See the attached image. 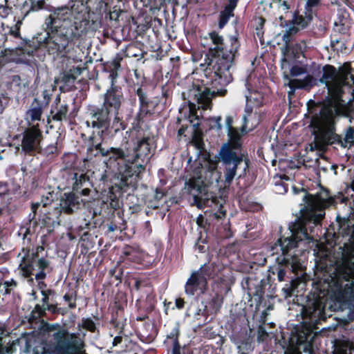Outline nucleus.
<instances>
[{
	"label": "nucleus",
	"instance_id": "obj_19",
	"mask_svg": "<svg viewBox=\"0 0 354 354\" xmlns=\"http://www.w3.org/2000/svg\"><path fill=\"white\" fill-rule=\"evenodd\" d=\"M337 138L331 141V144L337 142L344 148L351 149L354 145V128L349 127L345 131L344 137L335 133Z\"/></svg>",
	"mask_w": 354,
	"mask_h": 354
},
{
	"label": "nucleus",
	"instance_id": "obj_5",
	"mask_svg": "<svg viewBox=\"0 0 354 354\" xmlns=\"http://www.w3.org/2000/svg\"><path fill=\"white\" fill-rule=\"evenodd\" d=\"M209 39L214 46L209 47L212 58L208 65L212 68L215 80L221 85H227L232 81V65L239 48L237 36H230L224 43L222 36L212 32L209 33Z\"/></svg>",
	"mask_w": 354,
	"mask_h": 354
},
{
	"label": "nucleus",
	"instance_id": "obj_16",
	"mask_svg": "<svg viewBox=\"0 0 354 354\" xmlns=\"http://www.w3.org/2000/svg\"><path fill=\"white\" fill-rule=\"evenodd\" d=\"M122 104V95L114 88L108 89L104 95L101 107L112 114L119 112Z\"/></svg>",
	"mask_w": 354,
	"mask_h": 354
},
{
	"label": "nucleus",
	"instance_id": "obj_40",
	"mask_svg": "<svg viewBox=\"0 0 354 354\" xmlns=\"http://www.w3.org/2000/svg\"><path fill=\"white\" fill-rule=\"evenodd\" d=\"M306 47V43L302 41L300 44H296L295 49L292 50V52L296 55L301 54L304 52Z\"/></svg>",
	"mask_w": 354,
	"mask_h": 354
},
{
	"label": "nucleus",
	"instance_id": "obj_59",
	"mask_svg": "<svg viewBox=\"0 0 354 354\" xmlns=\"http://www.w3.org/2000/svg\"><path fill=\"white\" fill-rule=\"evenodd\" d=\"M278 1H279V2L280 3L281 0H278Z\"/></svg>",
	"mask_w": 354,
	"mask_h": 354
},
{
	"label": "nucleus",
	"instance_id": "obj_32",
	"mask_svg": "<svg viewBox=\"0 0 354 354\" xmlns=\"http://www.w3.org/2000/svg\"><path fill=\"white\" fill-rule=\"evenodd\" d=\"M41 293L44 296L42 298L43 305L42 306L37 305L35 307V310H37L39 316L43 314L44 311L48 308L47 303L48 300V297L45 294L44 291H41Z\"/></svg>",
	"mask_w": 354,
	"mask_h": 354
},
{
	"label": "nucleus",
	"instance_id": "obj_47",
	"mask_svg": "<svg viewBox=\"0 0 354 354\" xmlns=\"http://www.w3.org/2000/svg\"><path fill=\"white\" fill-rule=\"evenodd\" d=\"M172 354H180V346L177 342H176L174 344V348L172 350Z\"/></svg>",
	"mask_w": 354,
	"mask_h": 354
},
{
	"label": "nucleus",
	"instance_id": "obj_7",
	"mask_svg": "<svg viewBox=\"0 0 354 354\" xmlns=\"http://www.w3.org/2000/svg\"><path fill=\"white\" fill-rule=\"evenodd\" d=\"M339 273V279L344 281L338 285L337 299L354 312V245L343 255Z\"/></svg>",
	"mask_w": 354,
	"mask_h": 354
},
{
	"label": "nucleus",
	"instance_id": "obj_9",
	"mask_svg": "<svg viewBox=\"0 0 354 354\" xmlns=\"http://www.w3.org/2000/svg\"><path fill=\"white\" fill-rule=\"evenodd\" d=\"M233 148L227 144H225L220 151L221 160L225 165V183L230 185L234 178H240L243 176L248 167L246 159L238 157Z\"/></svg>",
	"mask_w": 354,
	"mask_h": 354
},
{
	"label": "nucleus",
	"instance_id": "obj_23",
	"mask_svg": "<svg viewBox=\"0 0 354 354\" xmlns=\"http://www.w3.org/2000/svg\"><path fill=\"white\" fill-rule=\"evenodd\" d=\"M312 346L308 338L303 339L301 335H299L296 340V346L292 354H312Z\"/></svg>",
	"mask_w": 354,
	"mask_h": 354
},
{
	"label": "nucleus",
	"instance_id": "obj_31",
	"mask_svg": "<svg viewBox=\"0 0 354 354\" xmlns=\"http://www.w3.org/2000/svg\"><path fill=\"white\" fill-rule=\"evenodd\" d=\"M337 15H338L337 19L334 21L335 26H337L345 25L346 22L347 21V19H348V15H347V13L346 12V11L340 9L338 11Z\"/></svg>",
	"mask_w": 354,
	"mask_h": 354
},
{
	"label": "nucleus",
	"instance_id": "obj_41",
	"mask_svg": "<svg viewBox=\"0 0 354 354\" xmlns=\"http://www.w3.org/2000/svg\"><path fill=\"white\" fill-rule=\"evenodd\" d=\"M214 216L217 218H222L225 216V210L223 209L221 205L217 211L214 213Z\"/></svg>",
	"mask_w": 354,
	"mask_h": 354
},
{
	"label": "nucleus",
	"instance_id": "obj_15",
	"mask_svg": "<svg viewBox=\"0 0 354 354\" xmlns=\"http://www.w3.org/2000/svg\"><path fill=\"white\" fill-rule=\"evenodd\" d=\"M41 132L37 126H32L24 133L21 147L25 151H36L40 147Z\"/></svg>",
	"mask_w": 354,
	"mask_h": 354
},
{
	"label": "nucleus",
	"instance_id": "obj_33",
	"mask_svg": "<svg viewBox=\"0 0 354 354\" xmlns=\"http://www.w3.org/2000/svg\"><path fill=\"white\" fill-rule=\"evenodd\" d=\"M17 286V283L14 279L6 281L3 283V288L4 289V294L10 293L12 290L15 288Z\"/></svg>",
	"mask_w": 354,
	"mask_h": 354
},
{
	"label": "nucleus",
	"instance_id": "obj_36",
	"mask_svg": "<svg viewBox=\"0 0 354 354\" xmlns=\"http://www.w3.org/2000/svg\"><path fill=\"white\" fill-rule=\"evenodd\" d=\"M21 25V21H18L15 26H12L8 30V33L14 37H17L19 35V28Z\"/></svg>",
	"mask_w": 354,
	"mask_h": 354
},
{
	"label": "nucleus",
	"instance_id": "obj_54",
	"mask_svg": "<svg viewBox=\"0 0 354 354\" xmlns=\"http://www.w3.org/2000/svg\"><path fill=\"white\" fill-rule=\"evenodd\" d=\"M225 92H226L225 90H224V91L221 90L220 91H217L216 93H218L219 95H224L225 93Z\"/></svg>",
	"mask_w": 354,
	"mask_h": 354
},
{
	"label": "nucleus",
	"instance_id": "obj_2",
	"mask_svg": "<svg viewBox=\"0 0 354 354\" xmlns=\"http://www.w3.org/2000/svg\"><path fill=\"white\" fill-rule=\"evenodd\" d=\"M303 200L305 205L300 209L301 217L290 227L291 236L278 240V243L283 255V261L291 265L292 270L296 272L301 268L298 259L302 250H297L301 245L310 243L313 238L308 235L306 228L307 223L319 224L324 216V209L333 204L334 198L323 190L315 195L304 193Z\"/></svg>",
	"mask_w": 354,
	"mask_h": 354
},
{
	"label": "nucleus",
	"instance_id": "obj_6",
	"mask_svg": "<svg viewBox=\"0 0 354 354\" xmlns=\"http://www.w3.org/2000/svg\"><path fill=\"white\" fill-rule=\"evenodd\" d=\"M338 104L337 101H333L330 108L324 104L319 107L318 112L316 109L312 115L310 127L313 129L314 141L309 145L310 151H323L337 138L335 136V124L339 119V115L345 113L344 107Z\"/></svg>",
	"mask_w": 354,
	"mask_h": 354
},
{
	"label": "nucleus",
	"instance_id": "obj_56",
	"mask_svg": "<svg viewBox=\"0 0 354 354\" xmlns=\"http://www.w3.org/2000/svg\"><path fill=\"white\" fill-rule=\"evenodd\" d=\"M220 307H221V304H219L218 305V306L216 308V309H215L214 312L216 313V312L219 309V308H220Z\"/></svg>",
	"mask_w": 354,
	"mask_h": 354
},
{
	"label": "nucleus",
	"instance_id": "obj_25",
	"mask_svg": "<svg viewBox=\"0 0 354 354\" xmlns=\"http://www.w3.org/2000/svg\"><path fill=\"white\" fill-rule=\"evenodd\" d=\"M42 111L40 106H32L26 113V120L30 122L39 121L41 119Z\"/></svg>",
	"mask_w": 354,
	"mask_h": 354
},
{
	"label": "nucleus",
	"instance_id": "obj_1",
	"mask_svg": "<svg viewBox=\"0 0 354 354\" xmlns=\"http://www.w3.org/2000/svg\"><path fill=\"white\" fill-rule=\"evenodd\" d=\"M48 31L44 47L50 54L62 55L75 39L85 35L91 28L85 8L82 3L71 7L62 6L52 11L46 20Z\"/></svg>",
	"mask_w": 354,
	"mask_h": 354
},
{
	"label": "nucleus",
	"instance_id": "obj_44",
	"mask_svg": "<svg viewBox=\"0 0 354 354\" xmlns=\"http://www.w3.org/2000/svg\"><path fill=\"white\" fill-rule=\"evenodd\" d=\"M9 12L10 10L8 8L4 6L0 7V16L5 17L6 15H8Z\"/></svg>",
	"mask_w": 354,
	"mask_h": 354
},
{
	"label": "nucleus",
	"instance_id": "obj_55",
	"mask_svg": "<svg viewBox=\"0 0 354 354\" xmlns=\"http://www.w3.org/2000/svg\"><path fill=\"white\" fill-rule=\"evenodd\" d=\"M0 292H3L4 294V289L3 288V285H0Z\"/></svg>",
	"mask_w": 354,
	"mask_h": 354
},
{
	"label": "nucleus",
	"instance_id": "obj_3",
	"mask_svg": "<svg viewBox=\"0 0 354 354\" xmlns=\"http://www.w3.org/2000/svg\"><path fill=\"white\" fill-rule=\"evenodd\" d=\"M196 147V158L187 160V171L192 177L185 180V189L194 197L193 203L203 208L209 203L208 193H215L222 188L220 185L221 174L218 170V161L211 158L209 154L203 150V142L200 138L194 140Z\"/></svg>",
	"mask_w": 354,
	"mask_h": 354
},
{
	"label": "nucleus",
	"instance_id": "obj_49",
	"mask_svg": "<svg viewBox=\"0 0 354 354\" xmlns=\"http://www.w3.org/2000/svg\"><path fill=\"white\" fill-rule=\"evenodd\" d=\"M286 274V272L283 270L281 269L278 271L277 273V277L280 281H282L283 280V277Z\"/></svg>",
	"mask_w": 354,
	"mask_h": 354
},
{
	"label": "nucleus",
	"instance_id": "obj_51",
	"mask_svg": "<svg viewBox=\"0 0 354 354\" xmlns=\"http://www.w3.org/2000/svg\"><path fill=\"white\" fill-rule=\"evenodd\" d=\"M109 77L111 80V87H113V81L117 77V73L115 72H113V71L111 72V74L109 75Z\"/></svg>",
	"mask_w": 354,
	"mask_h": 354
},
{
	"label": "nucleus",
	"instance_id": "obj_12",
	"mask_svg": "<svg viewBox=\"0 0 354 354\" xmlns=\"http://www.w3.org/2000/svg\"><path fill=\"white\" fill-rule=\"evenodd\" d=\"M111 115L112 113L101 106L95 108L90 113V120L86 122L87 125L95 129L97 133L102 136L110 128Z\"/></svg>",
	"mask_w": 354,
	"mask_h": 354
},
{
	"label": "nucleus",
	"instance_id": "obj_13",
	"mask_svg": "<svg viewBox=\"0 0 354 354\" xmlns=\"http://www.w3.org/2000/svg\"><path fill=\"white\" fill-rule=\"evenodd\" d=\"M310 21V17H304L302 15H296L291 21L286 25L285 33H279L277 37L281 36L284 41L285 50L288 53L290 50L289 44L290 37L295 35L299 30L306 28Z\"/></svg>",
	"mask_w": 354,
	"mask_h": 354
},
{
	"label": "nucleus",
	"instance_id": "obj_35",
	"mask_svg": "<svg viewBox=\"0 0 354 354\" xmlns=\"http://www.w3.org/2000/svg\"><path fill=\"white\" fill-rule=\"evenodd\" d=\"M82 324L83 328L90 330V331H94L95 328V325L93 321L91 319L86 318L83 319L82 322Z\"/></svg>",
	"mask_w": 354,
	"mask_h": 354
},
{
	"label": "nucleus",
	"instance_id": "obj_42",
	"mask_svg": "<svg viewBox=\"0 0 354 354\" xmlns=\"http://www.w3.org/2000/svg\"><path fill=\"white\" fill-rule=\"evenodd\" d=\"M213 120L215 123V127L218 131L221 130L222 129V124H221V116H216L213 118Z\"/></svg>",
	"mask_w": 354,
	"mask_h": 354
},
{
	"label": "nucleus",
	"instance_id": "obj_22",
	"mask_svg": "<svg viewBox=\"0 0 354 354\" xmlns=\"http://www.w3.org/2000/svg\"><path fill=\"white\" fill-rule=\"evenodd\" d=\"M238 0H228V3L225 6V9L221 12L220 15V21L218 26L220 28H222L229 19L233 17V10L236 6Z\"/></svg>",
	"mask_w": 354,
	"mask_h": 354
},
{
	"label": "nucleus",
	"instance_id": "obj_50",
	"mask_svg": "<svg viewBox=\"0 0 354 354\" xmlns=\"http://www.w3.org/2000/svg\"><path fill=\"white\" fill-rule=\"evenodd\" d=\"M285 292H286V297H290L291 295L292 294L293 292V288L292 287H290L287 289H283Z\"/></svg>",
	"mask_w": 354,
	"mask_h": 354
},
{
	"label": "nucleus",
	"instance_id": "obj_52",
	"mask_svg": "<svg viewBox=\"0 0 354 354\" xmlns=\"http://www.w3.org/2000/svg\"><path fill=\"white\" fill-rule=\"evenodd\" d=\"M90 190L88 189V188H85V189H83L82 191V194L83 195H88V193H89Z\"/></svg>",
	"mask_w": 354,
	"mask_h": 354
},
{
	"label": "nucleus",
	"instance_id": "obj_37",
	"mask_svg": "<svg viewBox=\"0 0 354 354\" xmlns=\"http://www.w3.org/2000/svg\"><path fill=\"white\" fill-rule=\"evenodd\" d=\"M268 336V333L263 327L260 326L257 331V340L259 342H263Z\"/></svg>",
	"mask_w": 354,
	"mask_h": 354
},
{
	"label": "nucleus",
	"instance_id": "obj_39",
	"mask_svg": "<svg viewBox=\"0 0 354 354\" xmlns=\"http://www.w3.org/2000/svg\"><path fill=\"white\" fill-rule=\"evenodd\" d=\"M304 73H305V70L303 68L297 66H293L290 71V74L293 77H296Z\"/></svg>",
	"mask_w": 354,
	"mask_h": 354
},
{
	"label": "nucleus",
	"instance_id": "obj_46",
	"mask_svg": "<svg viewBox=\"0 0 354 354\" xmlns=\"http://www.w3.org/2000/svg\"><path fill=\"white\" fill-rule=\"evenodd\" d=\"M175 306L177 308L180 309L184 306V301L182 299H176Z\"/></svg>",
	"mask_w": 354,
	"mask_h": 354
},
{
	"label": "nucleus",
	"instance_id": "obj_34",
	"mask_svg": "<svg viewBox=\"0 0 354 354\" xmlns=\"http://www.w3.org/2000/svg\"><path fill=\"white\" fill-rule=\"evenodd\" d=\"M109 198L110 199V205L111 207L115 209L120 207V200L111 191H110L109 193Z\"/></svg>",
	"mask_w": 354,
	"mask_h": 354
},
{
	"label": "nucleus",
	"instance_id": "obj_58",
	"mask_svg": "<svg viewBox=\"0 0 354 354\" xmlns=\"http://www.w3.org/2000/svg\"><path fill=\"white\" fill-rule=\"evenodd\" d=\"M182 131H183L182 129H180V130L178 131V133H182Z\"/></svg>",
	"mask_w": 354,
	"mask_h": 354
},
{
	"label": "nucleus",
	"instance_id": "obj_10",
	"mask_svg": "<svg viewBox=\"0 0 354 354\" xmlns=\"http://www.w3.org/2000/svg\"><path fill=\"white\" fill-rule=\"evenodd\" d=\"M215 92L212 93L210 90L205 87L194 86L189 90L187 94L188 98V118L190 122L198 120L199 115L197 113V109L206 110L211 106L212 97Z\"/></svg>",
	"mask_w": 354,
	"mask_h": 354
},
{
	"label": "nucleus",
	"instance_id": "obj_27",
	"mask_svg": "<svg viewBox=\"0 0 354 354\" xmlns=\"http://www.w3.org/2000/svg\"><path fill=\"white\" fill-rule=\"evenodd\" d=\"M73 180H75L73 184V189L77 192L78 191L79 188L86 182V178L83 174H74Z\"/></svg>",
	"mask_w": 354,
	"mask_h": 354
},
{
	"label": "nucleus",
	"instance_id": "obj_57",
	"mask_svg": "<svg viewBox=\"0 0 354 354\" xmlns=\"http://www.w3.org/2000/svg\"><path fill=\"white\" fill-rule=\"evenodd\" d=\"M351 188L354 191V180L351 183Z\"/></svg>",
	"mask_w": 354,
	"mask_h": 354
},
{
	"label": "nucleus",
	"instance_id": "obj_20",
	"mask_svg": "<svg viewBox=\"0 0 354 354\" xmlns=\"http://www.w3.org/2000/svg\"><path fill=\"white\" fill-rule=\"evenodd\" d=\"M77 199L78 198L74 194H64V196L60 199V211H64L66 213L72 212L77 207L78 203Z\"/></svg>",
	"mask_w": 354,
	"mask_h": 354
},
{
	"label": "nucleus",
	"instance_id": "obj_24",
	"mask_svg": "<svg viewBox=\"0 0 354 354\" xmlns=\"http://www.w3.org/2000/svg\"><path fill=\"white\" fill-rule=\"evenodd\" d=\"M334 354H354V346L348 341H342L336 347Z\"/></svg>",
	"mask_w": 354,
	"mask_h": 354
},
{
	"label": "nucleus",
	"instance_id": "obj_8",
	"mask_svg": "<svg viewBox=\"0 0 354 354\" xmlns=\"http://www.w3.org/2000/svg\"><path fill=\"white\" fill-rule=\"evenodd\" d=\"M53 339L55 352L57 354H86L84 342L76 333H71L65 329H62L53 334ZM24 352L26 354H55L46 350L43 345L33 348L26 346Z\"/></svg>",
	"mask_w": 354,
	"mask_h": 354
},
{
	"label": "nucleus",
	"instance_id": "obj_26",
	"mask_svg": "<svg viewBox=\"0 0 354 354\" xmlns=\"http://www.w3.org/2000/svg\"><path fill=\"white\" fill-rule=\"evenodd\" d=\"M86 69V64L84 63L83 66H79L77 67H73L71 68L64 75V79L66 81L69 80H75L83 72L84 70Z\"/></svg>",
	"mask_w": 354,
	"mask_h": 354
},
{
	"label": "nucleus",
	"instance_id": "obj_48",
	"mask_svg": "<svg viewBox=\"0 0 354 354\" xmlns=\"http://www.w3.org/2000/svg\"><path fill=\"white\" fill-rule=\"evenodd\" d=\"M139 98L142 106L147 104L146 97L143 93H139Z\"/></svg>",
	"mask_w": 354,
	"mask_h": 354
},
{
	"label": "nucleus",
	"instance_id": "obj_28",
	"mask_svg": "<svg viewBox=\"0 0 354 354\" xmlns=\"http://www.w3.org/2000/svg\"><path fill=\"white\" fill-rule=\"evenodd\" d=\"M113 115V119L112 122V125L110 127L113 129L114 132L118 131L120 129H124V125L119 116V112L116 114H112Z\"/></svg>",
	"mask_w": 354,
	"mask_h": 354
},
{
	"label": "nucleus",
	"instance_id": "obj_53",
	"mask_svg": "<svg viewBox=\"0 0 354 354\" xmlns=\"http://www.w3.org/2000/svg\"><path fill=\"white\" fill-rule=\"evenodd\" d=\"M162 195L163 194L162 193H160H160H156V197L157 198H160L162 196Z\"/></svg>",
	"mask_w": 354,
	"mask_h": 354
},
{
	"label": "nucleus",
	"instance_id": "obj_18",
	"mask_svg": "<svg viewBox=\"0 0 354 354\" xmlns=\"http://www.w3.org/2000/svg\"><path fill=\"white\" fill-rule=\"evenodd\" d=\"M232 117L227 115L225 118V127L227 131L230 142L227 144L230 146H232L234 149H239L241 146L240 139L241 137V133L237 129L232 127Z\"/></svg>",
	"mask_w": 354,
	"mask_h": 354
},
{
	"label": "nucleus",
	"instance_id": "obj_30",
	"mask_svg": "<svg viewBox=\"0 0 354 354\" xmlns=\"http://www.w3.org/2000/svg\"><path fill=\"white\" fill-rule=\"evenodd\" d=\"M68 111L67 105H60L57 112L53 115V119L57 121H62L66 116Z\"/></svg>",
	"mask_w": 354,
	"mask_h": 354
},
{
	"label": "nucleus",
	"instance_id": "obj_43",
	"mask_svg": "<svg viewBox=\"0 0 354 354\" xmlns=\"http://www.w3.org/2000/svg\"><path fill=\"white\" fill-rule=\"evenodd\" d=\"M122 11L121 10H114L110 14V19L111 20H117L120 17Z\"/></svg>",
	"mask_w": 354,
	"mask_h": 354
},
{
	"label": "nucleus",
	"instance_id": "obj_45",
	"mask_svg": "<svg viewBox=\"0 0 354 354\" xmlns=\"http://www.w3.org/2000/svg\"><path fill=\"white\" fill-rule=\"evenodd\" d=\"M320 0H306V6L309 8L317 6Z\"/></svg>",
	"mask_w": 354,
	"mask_h": 354
},
{
	"label": "nucleus",
	"instance_id": "obj_17",
	"mask_svg": "<svg viewBox=\"0 0 354 354\" xmlns=\"http://www.w3.org/2000/svg\"><path fill=\"white\" fill-rule=\"evenodd\" d=\"M206 285V278L203 271L200 270L193 272L190 277L187 279L185 285V292L193 295L197 289H203Z\"/></svg>",
	"mask_w": 354,
	"mask_h": 354
},
{
	"label": "nucleus",
	"instance_id": "obj_38",
	"mask_svg": "<svg viewBox=\"0 0 354 354\" xmlns=\"http://www.w3.org/2000/svg\"><path fill=\"white\" fill-rule=\"evenodd\" d=\"M15 345L12 344L9 347H3L1 342V338L0 337V353L1 354H8L12 353L16 351V348L14 347Z\"/></svg>",
	"mask_w": 354,
	"mask_h": 354
},
{
	"label": "nucleus",
	"instance_id": "obj_11",
	"mask_svg": "<svg viewBox=\"0 0 354 354\" xmlns=\"http://www.w3.org/2000/svg\"><path fill=\"white\" fill-rule=\"evenodd\" d=\"M49 267V262L44 258H37L33 254L23 257L19 265V273L25 277L35 276L36 280L46 277L45 270Z\"/></svg>",
	"mask_w": 354,
	"mask_h": 354
},
{
	"label": "nucleus",
	"instance_id": "obj_14",
	"mask_svg": "<svg viewBox=\"0 0 354 354\" xmlns=\"http://www.w3.org/2000/svg\"><path fill=\"white\" fill-rule=\"evenodd\" d=\"M247 104L243 115L242 133L253 130L261 121V112L257 106L252 107L249 102L251 97L246 96Z\"/></svg>",
	"mask_w": 354,
	"mask_h": 354
},
{
	"label": "nucleus",
	"instance_id": "obj_21",
	"mask_svg": "<svg viewBox=\"0 0 354 354\" xmlns=\"http://www.w3.org/2000/svg\"><path fill=\"white\" fill-rule=\"evenodd\" d=\"M285 82L284 84L286 86H288L289 90L288 91V96L289 99H290L295 94L296 88H301L306 86L308 83H310L309 80H302L300 79H289L288 75H285Z\"/></svg>",
	"mask_w": 354,
	"mask_h": 354
},
{
	"label": "nucleus",
	"instance_id": "obj_4",
	"mask_svg": "<svg viewBox=\"0 0 354 354\" xmlns=\"http://www.w3.org/2000/svg\"><path fill=\"white\" fill-rule=\"evenodd\" d=\"M103 156H109L110 160H119L118 165L124 164V167L118 169V178H120L118 186L121 189L132 185L131 178L136 180L139 174L144 169V164L149 159V154L153 149L152 140L148 138L138 141L133 154L130 155L120 148L111 147L104 150L100 145L97 146Z\"/></svg>",
	"mask_w": 354,
	"mask_h": 354
},
{
	"label": "nucleus",
	"instance_id": "obj_29",
	"mask_svg": "<svg viewBox=\"0 0 354 354\" xmlns=\"http://www.w3.org/2000/svg\"><path fill=\"white\" fill-rule=\"evenodd\" d=\"M53 201V198L52 194L48 193V196L43 198L41 202L32 204V209L35 213L36 209L38 208L41 205H42L43 207H46L47 205H50Z\"/></svg>",
	"mask_w": 354,
	"mask_h": 354
}]
</instances>
